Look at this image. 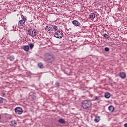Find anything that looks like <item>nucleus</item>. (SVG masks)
<instances>
[{
	"instance_id": "obj_1",
	"label": "nucleus",
	"mask_w": 127,
	"mask_h": 127,
	"mask_svg": "<svg viewBox=\"0 0 127 127\" xmlns=\"http://www.w3.org/2000/svg\"><path fill=\"white\" fill-rule=\"evenodd\" d=\"M44 60L46 62H48L49 63H52V62L54 61V57L49 54H46L44 57Z\"/></svg>"
},
{
	"instance_id": "obj_2",
	"label": "nucleus",
	"mask_w": 127,
	"mask_h": 127,
	"mask_svg": "<svg viewBox=\"0 0 127 127\" xmlns=\"http://www.w3.org/2000/svg\"><path fill=\"white\" fill-rule=\"evenodd\" d=\"M81 106L83 109H90L91 108V106H92V102L89 100H84L82 101L81 103Z\"/></svg>"
},
{
	"instance_id": "obj_3",
	"label": "nucleus",
	"mask_w": 127,
	"mask_h": 127,
	"mask_svg": "<svg viewBox=\"0 0 127 127\" xmlns=\"http://www.w3.org/2000/svg\"><path fill=\"white\" fill-rule=\"evenodd\" d=\"M28 33L29 35H30V36H32V37H34V36H36V35L37 34V32L35 29H30L28 31Z\"/></svg>"
},
{
	"instance_id": "obj_4",
	"label": "nucleus",
	"mask_w": 127,
	"mask_h": 127,
	"mask_svg": "<svg viewBox=\"0 0 127 127\" xmlns=\"http://www.w3.org/2000/svg\"><path fill=\"white\" fill-rule=\"evenodd\" d=\"M56 38H62L63 37V33L60 30H58L54 34Z\"/></svg>"
},
{
	"instance_id": "obj_5",
	"label": "nucleus",
	"mask_w": 127,
	"mask_h": 127,
	"mask_svg": "<svg viewBox=\"0 0 127 127\" xmlns=\"http://www.w3.org/2000/svg\"><path fill=\"white\" fill-rule=\"evenodd\" d=\"M33 47H34V45H33V44H32V43H31V44H29V45L24 46L23 49L25 51L27 52L29 51V48H30V49H32V48H33Z\"/></svg>"
},
{
	"instance_id": "obj_6",
	"label": "nucleus",
	"mask_w": 127,
	"mask_h": 127,
	"mask_svg": "<svg viewBox=\"0 0 127 127\" xmlns=\"http://www.w3.org/2000/svg\"><path fill=\"white\" fill-rule=\"evenodd\" d=\"M15 113L17 115H21L23 113V110L21 107H16L15 108Z\"/></svg>"
},
{
	"instance_id": "obj_7",
	"label": "nucleus",
	"mask_w": 127,
	"mask_h": 127,
	"mask_svg": "<svg viewBox=\"0 0 127 127\" xmlns=\"http://www.w3.org/2000/svg\"><path fill=\"white\" fill-rule=\"evenodd\" d=\"M51 31H58V28H59V27L56 26V25H51Z\"/></svg>"
},
{
	"instance_id": "obj_8",
	"label": "nucleus",
	"mask_w": 127,
	"mask_h": 127,
	"mask_svg": "<svg viewBox=\"0 0 127 127\" xmlns=\"http://www.w3.org/2000/svg\"><path fill=\"white\" fill-rule=\"evenodd\" d=\"M45 30L46 31H47V32L48 33H50V32H51V25H48L45 28Z\"/></svg>"
},
{
	"instance_id": "obj_9",
	"label": "nucleus",
	"mask_w": 127,
	"mask_h": 127,
	"mask_svg": "<svg viewBox=\"0 0 127 127\" xmlns=\"http://www.w3.org/2000/svg\"><path fill=\"white\" fill-rule=\"evenodd\" d=\"M25 24V21H24V20H21L18 22L19 26H24Z\"/></svg>"
},
{
	"instance_id": "obj_10",
	"label": "nucleus",
	"mask_w": 127,
	"mask_h": 127,
	"mask_svg": "<svg viewBox=\"0 0 127 127\" xmlns=\"http://www.w3.org/2000/svg\"><path fill=\"white\" fill-rule=\"evenodd\" d=\"M10 127H16V122H15V121L13 120L10 121Z\"/></svg>"
},
{
	"instance_id": "obj_11",
	"label": "nucleus",
	"mask_w": 127,
	"mask_h": 127,
	"mask_svg": "<svg viewBox=\"0 0 127 127\" xmlns=\"http://www.w3.org/2000/svg\"><path fill=\"white\" fill-rule=\"evenodd\" d=\"M72 23L74 25H75V26H80V23L76 20H73L72 21Z\"/></svg>"
},
{
	"instance_id": "obj_12",
	"label": "nucleus",
	"mask_w": 127,
	"mask_h": 127,
	"mask_svg": "<svg viewBox=\"0 0 127 127\" xmlns=\"http://www.w3.org/2000/svg\"><path fill=\"white\" fill-rule=\"evenodd\" d=\"M64 73L65 74H66V75H70L71 73V69L65 68L64 69Z\"/></svg>"
},
{
	"instance_id": "obj_13",
	"label": "nucleus",
	"mask_w": 127,
	"mask_h": 127,
	"mask_svg": "<svg viewBox=\"0 0 127 127\" xmlns=\"http://www.w3.org/2000/svg\"><path fill=\"white\" fill-rule=\"evenodd\" d=\"M95 17H96V16L95 15V14H94V13L90 14L89 18L91 19V20H93V19H95Z\"/></svg>"
},
{
	"instance_id": "obj_14",
	"label": "nucleus",
	"mask_w": 127,
	"mask_h": 127,
	"mask_svg": "<svg viewBox=\"0 0 127 127\" xmlns=\"http://www.w3.org/2000/svg\"><path fill=\"white\" fill-rule=\"evenodd\" d=\"M120 76L122 79H125V78H126V77H127V75L126 74V73H125V72H121L120 74Z\"/></svg>"
},
{
	"instance_id": "obj_15",
	"label": "nucleus",
	"mask_w": 127,
	"mask_h": 127,
	"mask_svg": "<svg viewBox=\"0 0 127 127\" xmlns=\"http://www.w3.org/2000/svg\"><path fill=\"white\" fill-rule=\"evenodd\" d=\"M108 109H109V111H110V112H111V113H113V112L115 111V107H114V106H110L109 107Z\"/></svg>"
},
{
	"instance_id": "obj_16",
	"label": "nucleus",
	"mask_w": 127,
	"mask_h": 127,
	"mask_svg": "<svg viewBox=\"0 0 127 127\" xmlns=\"http://www.w3.org/2000/svg\"><path fill=\"white\" fill-rule=\"evenodd\" d=\"M105 97L106 99H110V98L111 97V94L109 92L105 93Z\"/></svg>"
},
{
	"instance_id": "obj_17",
	"label": "nucleus",
	"mask_w": 127,
	"mask_h": 127,
	"mask_svg": "<svg viewBox=\"0 0 127 127\" xmlns=\"http://www.w3.org/2000/svg\"><path fill=\"white\" fill-rule=\"evenodd\" d=\"M99 121H100V116H96L94 119V122H95V123H99Z\"/></svg>"
},
{
	"instance_id": "obj_18",
	"label": "nucleus",
	"mask_w": 127,
	"mask_h": 127,
	"mask_svg": "<svg viewBox=\"0 0 127 127\" xmlns=\"http://www.w3.org/2000/svg\"><path fill=\"white\" fill-rule=\"evenodd\" d=\"M58 122L60 123V124H65V123H66V122H65V120L62 118L60 119Z\"/></svg>"
},
{
	"instance_id": "obj_19",
	"label": "nucleus",
	"mask_w": 127,
	"mask_h": 127,
	"mask_svg": "<svg viewBox=\"0 0 127 127\" xmlns=\"http://www.w3.org/2000/svg\"><path fill=\"white\" fill-rule=\"evenodd\" d=\"M38 67L40 68V69H43L44 68V66L43 65V64L41 63H40L38 64Z\"/></svg>"
},
{
	"instance_id": "obj_20",
	"label": "nucleus",
	"mask_w": 127,
	"mask_h": 127,
	"mask_svg": "<svg viewBox=\"0 0 127 127\" xmlns=\"http://www.w3.org/2000/svg\"><path fill=\"white\" fill-rule=\"evenodd\" d=\"M30 98H31V99L33 100H35V99H36V96L34 95H31V93H30Z\"/></svg>"
},
{
	"instance_id": "obj_21",
	"label": "nucleus",
	"mask_w": 127,
	"mask_h": 127,
	"mask_svg": "<svg viewBox=\"0 0 127 127\" xmlns=\"http://www.w3.org/2000/svg\"><path fill=\"white\" fill-rule=\"evenodd\" d=\"M104 37H105V38L106 39H108L109 38H110V36H109L108 34L105 33L103 35Z\"/></svg>"
},
{
	"instance_id": "obj_22",
	"label": "nucleus",
	"mask_w": 127,
	"mask_h": 127,
	"mask_svg": "<svg viewBox=\"0 0 127 127\" xmlns=\"http://www.w3.org/2000/svg\"><path fill=\"white\" fill-rule=\"evenodd\" d=\"M10 61H14V56H11L9 58Z\"/></svg>"
},
{
	"instance_id": "obj_23",
	"label": "nucleus",
	"mask_w": 127,
	"mask_h": 127,
	"mask_svg": "<svg viewBox=\"0 0 127 127\" xmlns=\"http://www.w3.org/2000/svg\"><path fill=\"white\" fill-rule=\"evenodd\" d=\"M9 31H12L14 29V26L10 27L9 28Z\"/></svg>"
},
{
	"instance_id": "obj_24",
	"label": "nucleus",
	"mask_w": 127,
	"mask_h": 127,
	"mask_svg": "<svg viewBox=\"0 0 127 127\" xmlns=\"http://www.w3.org/2000/svg\"><path fill=\"white\" fill-rule=\"evenodd\" d=\"M104 50L106 52H109V51H110V48L108 47H105Z\"/></svg>"
},
{
	"instance_id": "obj_25",
	"label": "nucleus",
	"mask_w": 127,
	"mask_h": 127,
	"mask_svg": "<svg viewBox=\"0 0 127 127\" xmlns=\"http://www.w3.org/2000/svg\"><path fill=\"white\" fill-rule=\"evenodd\" d=\"M55 85L57 87H60V83H59V82H56Z\"/></svg>"
},
{
	"instance_id": "obj_26",
	"label": "nucleus",
	"mask_w": 127,
	"mask_h": 127,
	"mask_svg": "<svg viewBox=\"0 0 127 127\" xmlns=\"http://www.w3.org/2000/svg\"><path fill=\"white\" fill-rule=\"evenodd\" d=\"M3 103V99H2V98L0 97V104H1Z\"/></svg>"
},
{
	"instance_id": "obj_27",
	"label": "nucleus",
	"mask_w": 127,
	"mask_h": 127,
	"mask_svg": "<svg viewBox=\"0 0 127 127\" xmlns=\"http://www.w3.org/2000/svg\"><path fill=\"white\" fill-rule=\"evenodd\" d=\"M95 100H97V101H99V100H100V99L99 98V97L98 96H95Z\"/></svg>"
},
{
	"instance_id": "obj_28",
	"label": "nucleus",
	"mask_w": 127,
	"mask_h": 127,
	"mask_svg": "<svg viewBox=\"0 0 127 127\" xmlns=\"http://www.w3.org/2000/svg\"><path fill=\"white\" fill-rule=\"evenodd\" d=\"M124 127H127V123H126V124H125L124 125Z\"/></svg>"
},
{
	"instance_id": "obj_29",
	"label": "nucleus",
	"mask_w": 127,
	"mask_h": 127,
	"mask_svg": "<svg viewBox=\"0 0 127 127\" xmlns=\"http://www.w3.org/2000/svg\"><path fill=\"white\" fill-rule=\"evenodd\" d=\"M22 20H24V21H25V20H26V18H23Z\"/></svg>"
},
{
	"instance_id": "obj_30",
	"label": "nucleus",
	"mask_w": 127,
	"mask_h": 127,
	"mask_svg": "<svg viewBox=\"0 0 127 127\" xmlns=\"http://www.w3.org/2000/svg\"><path fill=\"white\" fill-rule=\"evenodd\" d=\"M5 95V94H4V93L2 94V97H4V95Z\"/></svg>"
}]
</instances>
